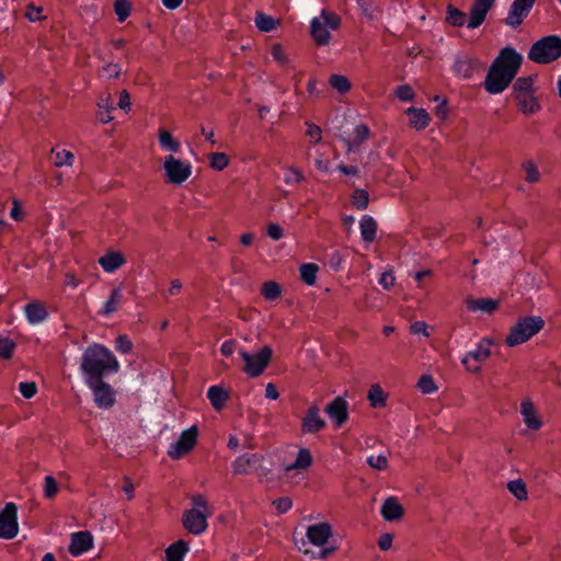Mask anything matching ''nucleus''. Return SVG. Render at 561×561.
<instances>
[{
  "label": "nucleus",
  "instance_id": "26",
  "mask_svg": "<svg viewBox=\"0 0 561 561\" xmlns=\"http://www.w3.org/2000/svg\"><path fill=\"white\" fill-rule=\"evenodd\" d=\"M405 114L409 116L410 126L417 131L424 130L432 121L430 114L424 108L411 106L405 111Z\"/></svg>",
  "mask_w": 561,
  "mask_h": 561
},
{
  "label": "nucleus",
  "instance_id": "60",
  "mask_svg": "<svg viewBox=\"0 0 561 561\" xmlns=\"http://www.w3.org/2000/svg\"><path fill=\"white\" fill-rule=\"evenodd\" d=\"M266 233L272 240L278 241L284 237V229L276 222H270L266 226Z\"/></svg>",
  "mask_w": 561,
  "mask_h": 561
},
{
  "label": "nucleus",
  "instance_id": "7",
  "mask_svg": "<svg viewBox=\"0 0 561 561\" xmlns=\"http://www.w3.org/2000/svg\"><path fill=\"white\" fill-rule=\"evenodd\" d=\"M161 169L164 182L174 186L183 185L193 174L191 161L178 158L174 154L163 157Z\"/></svg>",
  "mask_w": 561,
  "mask_h": 561
},
{
  "label": "nucleus",
  "instance_id": "40",
  "mask_svg": "<svg viewBox=\"0 0 561 561\" xmlns=\"http://www.w3.org/2000/svg\"><path fill=\"white\" fill-rule=\"evenodd\" d=\"M283 171L286 185H296L305 180L304 173L295 165H285Z\"/></svg>",
  "mask_w": 561,
  "mask_h": 561
},
{
  "label": "nucleus",
  "instance_id": "53",
  "mask_svg": "<svg viewBox=\"0 0 561 561\" xmlns=\"http://www.w3.org/2000/svg\"><path fill=\"white\" fill-rule=\"evenodd\" d=\"M114 10L119 22H124L130 14L131 4L129 0H116Z\"/></svg>",
  "mask_w": 561,
  "mask_h": 561
},
{
  "label": "nucleus",
  "instance_id": "50",
  "mask_svg": "<svg viewBox=\"0 0 561 561\" xmlns=\"http://www.w3.org/2000/svg\"><path fill=\"white\" fill-rule=\"evenodd\" d=\"M329 81L331 87L340 93H346L351 90V82L345 76L332 75Z\"/></svg>",
  "mask_w": 561,
  "mask_h": 561
},
{
  "label": "nucleus",
  "instance_id": "61",
  "mask_svg": "<svg viewBox=\"0 0 561 561\" xmlns=\"http://www.w3.org/2000/svg\"><path fill=\"white\" fill-rule=\"evenodd\" d=\"M379 285H381L386 290L391 289L396 284V277L391 271H387L381 273L379 279Z\"/></svg>",
  "mask_w": 561,
  "mask_h": 561
},
{
  "label": "nucleus",
  "instance_id": "51",
  "mask_svg": "<svg viewBox=\"0 0 561 561\" xmlns=\"http://www.w3.org/2000/svg\"><path fill=\"white\" fill-rule=\"evenodd\" d=\"M522 167L525 172V180L527 182L537 183L540 180V172L534 161H525Z\"/></svg>",
  "mask_w": 561,
  "mask_h": 561
},
{
  "label": "nucleus",
  "instance_id": "63",
  "mask_svg": "<svg viewBox=\"0 0 561 561\" xmlns=\"http://www.w3.org/2000/svg\"><path fill=\"white\" fill-rule=\"evenodd\" d=\"M42 12L43 9L41 7L28 4L26 8L25 16L28 19V21L36 22L43 19Z\"/></svg>",
  "mask_w": 561,
  "mask_h": 561
},
{
  "label": "nucleus",
  "instance_id": "47",
  "mask_svg": "<svg viewBox=\"0 0 561 561\" xmlns=\"http://www.w3.org/2000/svg\"><path fill=\"white\" fill-rule=\"evenodd\" d=\"M55 160L54 163L56 167H68L73 162V154L71 151L67 149H54L53 150Z\"/></svg>",
  "mask_w": 561,
  "mask_h": 561
},
{
  "label": "nucleus",
  "instance_id": "38",
  "mask_svg": "<svg viewBox=\"0 0 561 561\" xmlns=\"http://www.w3.org/2000/svg\"><path fill=\"white\" fill-rule=\"evenodd\" d=\"M446 22L453 26H467L468 19L465 12L449 4L446 9Z\"/></svg>",
  "mask_w": 561,
  "mask_h": 561
},
{
  "label": "nucleus",
  "instance_id": "25",
  "mask_svg": "<svg viewBox=\"0 0 561 561\" xmlns=\"http://www.w3.org/2000/svg\"><path fill=\"white\" fill-rule=\"evenodd\" d=\"M98 263L105 273H114L126 264V257L119 251H108L100 256Z\"/></svg>",
  "mask_w": 561,
  "mask_h": 561
},
{
  "label": "nucleus",
  "instance_id": "27",
  "mask_svg": "<svg viewBox=\"0 0 561 561\" xmlns=\"http://www.w3.org/2000/svg\"><path fill=\"white\" fill-rule=\"evenodd\" d=\"M262 457L257 454H244L237 457L231 467L234 474H245L250 469L261 461Z\"/></svg>",
  "mask_w": 561,
  "mask_h": 561
},
{
  "label": "nucleus",
  "instance_id": "59",
  "mask_svg": "<svg viewBox=\"0 0 561 561\" xmlns=\"http://www.w3.org/2000/svg\"><path fill=\"white\" fill-rule=\"evenodd\" d=\"M19 391L25 399H31L36 394L37 387L34 381L20 382Z\"/></svg>",
  "mask_w": 561,
  "mask_h": 561
},
{
  "label": "nucleus",
  "instance_id": "1",
  "mask_svg": "<svg viewBox=\"0 0 561 561\" xmlns=\"http://www.w3.org/2000/svg\"><path fill=\"white\" fill-rule=\"evenodd\" d=\"M294 542L300 553L318 560H327L340 549L333 525L327 520L308 525L305 536L295 538Z\"/></svg>",
  "mask_w": 561,
  "mask_h": 561
},
{
  "label": "nucleus",
  "instance_id": "34",
  "mask_svg": "<svg viewBox=\"0 0 561 561\" xmlns=\"http://www.w3.org/2000/svg\"><path fill=\"white\" fill-rule=\"evenodd\" d=\"M122 300H123L122 288H119V287L114 288L111 291V295L107 298V300L104 302L103 308L101 310V314L106 318L111 317L113 313H115L118 310V308L122 304Z\"/></svg>",
  "mask_w": 561,
  "mask_h": 561
},
{
  "label": "nucleus",
  "instance_id": "3",
  "mask_svg": "<svg viewBox=\"0 0 561 561\" xmlns=\"http://www.w3.org/2000/svg\"><path fill=\"white\" fill-rule=\"evenodd\" d=\"M119 364L113 353L103 345L89 346L82 356L81 370L85 380L101 379L105 374L116 373Z\"/></svg>",
  "mask_w": 561,
  "mask_h": 561
},
{
  "label": "nucleus",
  "instance_id": "5",
  "mask_svg": "<svg viewBox=\"0 0 561 561\" xmlns=\"http://www.w3.org/2000/svg\"><path fill=\"white\" fill-rule=\"evenodd\" d=\"M535 93L536 88L531 77H519L515 81L513 96L523 114L533 115L540 111L541 106Z\"/></svg>",
  "mask_w": 561,
  "mask_h": 561
},
{
  "label": "nucleus",
  "instance_id": "46",
  "mask_svg": "<svg viewBox=\"0 0 561 561\" xmlns=\"http://www.w3.org/2000/svg\"><path fill=\"white\" fill-rule=\"evenodd\" d=\"M60 491V486L56 479L53 476H46L44 478L43 484V495L45 499H54L58 492Z\"/></svg>",
  "mask_w": 561,
  "mask_h": 561
},
{
  "label": "nucleus",
  "instance_id": "54",
  "mask_svg": "<svg viewBox=\"0 0 561 561\" xmlns=\"http://www.w3.org/2000/svg\"><path fill=\"white\" fill-rule=\"evenodd\" d=\"M394 95L403 102H410L413 101L415 98V92L413 88L409 84H401L397 87L394 91Z\"/></svg>",
  "mask_w": 561,
  "mask_h": 561
},
{
  "label": "nucleus",
  "instance_id": "44",
  "mask_svg": "<svg viewBox=\"0 0 561 561\" xmlns=\"http://www.w3.org/2000/svg\"><path fill=\"white\" fill-rule=\"evenodd\" d=\"M262 295L266 300L274 301L282 295V287L276 282H265L262 285Z\"/></svg>",
  "mask_w": 561,
  "mask_h": 561
},
{
  "label": "nucleus",
  "instance_id": "15",
  "mask_svg": "<svg viewBox=\"0 0 561 561\" xmlns=\"http://www.w3.org/2000/svg\"><path fill=\"white\" fill-rule=\"evenodd\" d=\"M85 385L91 389L94 402L100 409H110L115 404V390L110 383L101 379L85 380Z\"/></svg>",
  "mask_w": 561,
  "mask_h": 561
},
{
  "label": "nucleus",
  "instance_id": "41",
  "mask_svg": "<svg viewBox=\"0 0 561 561\" xmlns=\"http://www.w3.org/2000/svg\"><path fill=\"white\" fill-rule=\"evenodd\" d=\"M273 59L282 67H289L290 58L282 44L275 43L271 47Z\"/></svg>",
  "mask_w": 561,
  "mask_h": 561
},
{
  "label": "nucleus",
  "instance_id": "2",
  "mask_svg": "<svg viewBox=\"0 0 561 561\" xmlns=\"http://www.w3.org/2000/svg\"><path fill=\"white\" fill-rule=\"evenodd\" d=\"M523 56L513 47L506 46L491 64L483 87L490 94L505 91L519 71Z\"/></svg>",
  "mask_w": 561,
  "mask_h": 561
},
{
  "label": "nucleus",
  "instance_id": "33",
  "mask_svg": "<svg viewBox=\"0 0 561 561\" xmlns=\"http://www.w3.org/2000/svg\"><path fill=\"white\" fill-rule=\"evenodd\" d=\"M370 135L369 128L367 125L360 124L355 126L352 135L346 141L347 150L354 151L356 150L365 140L368 139Z\"/></svg>",
  "mask_w": 561,
  "mask_h": 561
},
{
  "label": "nucleus",
  "instance_id": "48",
  "mask_svg": "<svg viewBox=\"0 0 561 561\" xmlns=\"http://www.w3.org/2000/svg\"><path fill=\"white\" fill-rule=\"evenodd\" d=\"M122 73V67L117 62H108L100 70V77L106 80L117 79Z\"/></svg>",
  "mask_w": 561,
  "mask_h": 561
},
{
  "label": "nucleus",
  "instance_id": "29",
  "mask_svg": "<svg viewBox=\"0 0 561 561\" xmlns=\"http://www.w3.org/2000/svg\"><path fill=\"white\" fill-rule=\"evenodd\" d=\"M24 313L31 324H38L48 316L45 305L39 301H33L25 305Z\"/></svg>",
  "mask_w": 561,
  "mask_h": 561
},
{
  "label": "nucleus",
  "instance_id": "4",
  "mask_svg": "<svg viewBox=\"0 0 561 561\" xmlns=\"http://www.w3.org/2000/svg\"><path fill=\"white\" fill-rule=\"evenodd\" d=\"M545 320L540 316L519 317L510 328L505 337V344L510 347L519 346L545 328Z\"/></svg>",
  "mask_w": 561,
  "mask_h": 561
},
{
  "label": "nucleus",
  "instance_id": "6",
  "mask_svg": "<svg viewBox=\"0 0 561 561\" xmlns=\"http://www.w3.org/2000/svg\"><path fill=\"white\" fill-rule=\"evenodd\" d=\"M211 508L203 495L193 497V507L183 514V525L193 535L203 534L208 527Z\"/></svg>",
  "mask_w": 561,
  "mask_h": 561
},
{
  "label": "nucleus",
  "instance_id": "64",
  "mask_svg": "<svg viewBox=\"0 0 561 561\" xmlns=\"http://www.w3.org/2000/svg\"><path fill=\"white\" fill-rule=\"evenodd\" d=\"M410 332L412 334H422L426 337L431 335L428 327L424 321H416L413 324H411Z\"/></svg>",
  "mask_w": 561,
  "mask_h": 561
},
{
  "label": "nucleus",
  "instance_id": "21",
  "mask_svg": "<svg viewBox=\"0 0 561 561\" xmlns=\"http://www.w3.org/2000/svg\"><path fill=\"white\" fill-rule=\"evenodd\" d=\"M325 412L335 426L341 427L348 420V402L342 397H336L327 405Z\"/></svg>",
  "mask_w": 561,
  "mask_h": 561
},
{
  "label": "nucleus",
  "instance_id": "39",
  "mask_svg": "<svg viewBox=\"0 0 561 561\" xmlns=\"http://www.w3.org/2000/svg\"><path fill=\"white\" fill-rule=\"evenodd\" d=\"M319 267L314 263H305L300 266V277L305 284L308 286H312L316 284L317 280V274H318Z\"/></svg>",
  "mask_w": 561,
  "mask_h": 561
},
{
  "label": "nucleus",
  "instance_id": "20",
  "mask_svg": "<svg viewBox=\"0 0 561 561\" xmlns=\"http://www.w3.org/2000/svg\"><path fill=\"white\" fill-rule=\"evenodd\" d=\"M482 65L479 59L473 57L457 58L453 65V73L460 79H471Z\"/></svg>",
  "mask_w": 561,
  "mask_h": 561
},
{
  "label": "nucleus",
  "instance_id": "22",
  "mask_svg": "<svg viewBox=\"0 0 561 561\" xmlns=\"http://www.w3.org/2000/svg\"><path fill=\"white\" fill-rule=\"evenodd\" d=\"M325 427V421L320 414L317 405L308 408L306 415L301 421V431L305 434H314Z\"/></svg>",
  "mask_w": 561,
  "mask_h": 561
},
{
  "label": "nucleus",
  "instance_id": "8",
  "mask_svg": "<svg viewBox=\"0 0 561 561\" xmlns=\"http://www.w3.org/2000/svg\"><path fill=\"white\" fill-rule=\"evenodd\" d=\"M560 57L561 37L557 35H548L538 39L528 51V59L536 64H550Z\"/></svg>",
  "mask_w": 561,
  "mask_h": 561
},
{
  "label": "nucleus",
  "instance_id": "10",
  "mask_svg": "<svg viewBox=\"0 0 561 561\" xmlns=\"http://www.w3.org/2000/svg\"><path fill=\"white\" fill-rule=\"evenodd\" d=\"M518 412L524 425L522 431L524 436L536 434L545 427V415L530 397L522 398Z\"/></svg>",
  "mask_w": 561,
  "mask_h": 561
},
{
  "label": "nucleus",
  "instance_id": "36",
  "mask_svg": "<svg viewBox=\"0 0 561 561\" xmlns=\"http://www.w3.org/2000/svg\"><path fill=\"white\" fill-rule=\"evenodd\" d=\"M367 399L371 408L380 409L386 407L388 393L381 388L379 383H374L368 390Z\"/></svg>",
  "mask_w": 561,
  "mask_h": 561
},
{
  "label": "nucleus",
  "instance_id": "58",
  "mask_svg": "<svg viewBox=\"0 0 561 561\" xmlns=\"http://www.w3.org/2000/svg\"><path fill=\"white\" fill-rule=\"evenodd\" d=\"M273 506L278 514H285L293 507V501L288 496L278 497L273 501Z\"/></svg>",
  "mask_w": 561,
  "mask_h": 561
},
{
  "label": "nucleus",
  "instance_id": "57",
  "mask_svg": "<svg viewBox=\"0 0 561 561\" xmlns=\"http://www.w3.org/2000/svg\"><path fill=\"white\" fill-rule=\"evenodd\" d=\"M115 348L122 354H128L133 348V343L127 335L122 334L116 339Z\"/></svg>",
  "mask_w": 561,
  "mask_h": 561
},
{
  "label": "nucleus",
  "instance_id": "49",
  "mask_svg": "<svg viewBox=\"0 0 561 561\" xmlns=\"http://www.w3.org/2000/svg\"><path fill=\"white\" fill-rule=\"evenodd\" d=\"M209 165L214 170L222 171L229 165V158L224 152H213L209 154Z\"/></svg>",
  "mask_w": 561,
  "mask_h": 561
},
{
  "label": "nucleus",
  "instance_id": "12",
  "mask_svg": "<svg viewBox=\"0 0 561 561\" xmlns=\"http://www.w3.org/2000/svg\"><path fill=\"white\" fill-rule=\"evenodd\" d=\"M493 341L489 337L481 339L476 347L466 353L461 359L462 365L470 373H479L482 364L491 356Z\"/></svg>",
  "mask_w": 561,
  "mask_h": 561
},
{
  "label": "nucleus",
  "instance_id": "23",
  "mask_svg": "<svg viewBox=\"0 0 561 561\" xmlns=\"http://www.w3.org/2000/svg\"><path fill=\"white\" fill-rule=\"evenodd\" d=\"M380 515L386 522H398L404 515V508L396 496H388L380 506Z\"/></svg>",
  "mask_w": 561,
  "mask_h": 561
},
{
  "label": "nucleus",
  "instance_id": "14",
  "mask_svg": "<svg viewBox=\"0 0 561 561\" xmlns=\"http://www.w3.org/2000/svg\"><path fill=\"white\" fill-rule=\"evenodd\" d=\"M198 437L197 425H192L187 430L183 431L179 439L173 443L168 449V455L171 459H181L187 455L196 445Z\"/></svg>",
  "mask_w": 561,
  "mask_h": 561
},
{
  "label": "nucleus",
  "instance_id": "42",
  "mask_svg": "<svg viewBox=\"0 0 561 561\" xmlns=\"http://www.w3.org/2000/svg\"><path fill=\"white\" fill-rule=\"evenodd\" d=\"M507 490L518 500L525 501L528 492L525 482L522 479L512 480L507 483Z\"/></svg>",
  "mask_w": 561,
  "mask_h": 561
},
{
  "label": "nucleus",
  "instance_id": "43",
  "mask_svg": "<svg viewBox=\"0 0 561 561\" xmlns=\"http://www.w3.org/2000/svg\"><path fill=\"white\" fill-rule=\"evenodd\" d=\"M306 135L310 138V145L307 149V154L311 156L312 148H314L316 145H318L322 139V130L319 126L307 123Z\"/></svg>",
  "mask_w": 561,
  "mask_h": 561
},
{
  "label": "nucleus",
  "instance_id": "9",
  "mask_svg": "<svg viewBox=\"0 0 561 561\" xmlns=\"http://www.w3.org/2000/svg\"><path fill=\"white\" fill-rule=\"evenodd\" d=\"M341 25L340 16L328 10H322L318 16L310 22V34L316 44L328 45L331 41V31H335Z\"/></svg>",
  "mask_w": 561,
  "mask_h": 561
},
{
  "label": "nucleus",
  "instance_id": "19",
  "mask_svg": "<svg viewBox=\"0 0 561 561\" xmlns=\"http://www.w3.org/2000/svg\"><path fill=\"white\" fill-rule=\"evenodd\" d=\"M94 546V539L90 531H77L70 536L69 553L73 557L82 556L90 551Z\"/></svg>",
  "mask_w": 561,
  "mask_h": 561
},
{
  "label": "nucleus",
  "instance_id": "11",
  "mask_svg": "<svg viewBox=\"0 0 561 561\" xmlns=\"http://www.w3.org/2000/svg\"><path fill=\"white\" fill-rule=\"evenodd\" d=\"M238 353L243 360L242 370L250 378L261 376L270 365L273 357V350L268 345L263 346L254 354L249 353L243 348H240Z\"/></svg>",
  "mask_w": 561,
  "mask_h": 561
},
{
  "label": "nucleus",
  "instance_id": "18",
  "mask_svg": "<svg viewBox=\"0 0 561 561\" xmlns=\"http://www.w3.org/2000/svg\"><path fill=\"white\" fill-rule=\"evenodd\" d=\"M496 0H474L469 13L467 27L474 30L483 24Z\"/></svg>",
  "mask_w": 561,
  "mask_h": 561
},
{
  "label": "nucleus",
  "instance_id": "52",
  "mask_svg": "<svg viewBox=\"0 0 561 561\" xmlns=\"http://www.w3.org/2000/svg\"><path fill=\"white\" fill-rule=\"evenodd\" d=\"M352 203L359 210L366 209L369 203L368 192L360 188L355 190L352 195Z\"/></svg>",
  "mask_w": 561,
  "mask_h": 561
},
{
  "label": "nucleus",
  "instance_id": "17",
  "mask_svg": "<svg viewBox=\"0 0 561 561\" xmlns=\"http://www.w3.org/2000/svg\"><path fill=\"white\" fill-rule=\"evenodd\" d=\"M536 1L537 0H513L504 20L505 24L512 28L522 25L533 10Z\"/></svg>",
  "mask_w": 561,
  "mask_h": 561
},
{
  "label": "nucleus",
  "instance_id": "31",
  "mask_svg": "<svg viewBox=\"0 0 561 561\" xmlns=\"http://www.w3.org/2000/svg\"><path fill=\"white\" fill-rule=\"evenodd\" d=\"M207 398L216 411H221L229 399V392L221 386H210L207 390Z\"/></svg>",
  "mask_w": 561,
  "mask_h": 561
},
{
  "label": "nucleus",
  "instance_id": "45",
  "mask_svg": "<svg viewBox=\"0 0 561 561\" xmlns=\"http://www.w3.org/2000/svg\"><path fill=\"white\" fill-rule=\"evenodd\" d=\"M416 387L423 394H432L438 390V387L431 375H422L417 380Z\"/></svg>",
  "mask_w": 561,
  "mask_h": 561
},
{
  "label": "nucleus",
  "instance_id": "13",
  "mask_svg": "<svg viewBox=\"0 0 561 561\" xmlns=\"http://www.w3.org/2000/svg\"><path fill=\"white\" fill-rule=\"evenodd\" d=\"M313 457L309 449L299 448L293 461L283 463V476L286 479L301 480L305 478L307 470L311 467Z\"/></svg>",
  "mask_w": 561,
  "mask_h": 561
},
{
  "label": "nucleus",
  "instance_id": "16",
  "mask_svg": "<svg viewBox=\"0 0 561 561\" xmlns=\"http://www.w3.org/2000/svg\"><path fill=\"white\" fill-rule=\"evenodd\" d=\"M19 533L18 507L14 503H7L0 512V538L10 540Z\"/></svg>",
  "mask_w": 561,
  "mask_h": 561
},
{
  "label": "nucleus",
  "instance_id": "30",
  "mask_svg": "<svg viewBox=\"0 0 561 561\" xmlns=\"http://www.w3.org/2000/svg\"><path fill=\"white\" fill-rule=\"evenodd\" d=\"M158 141H159L160 148L163 151L169 152V154L178 153L181 150L180 140L176 139L171 134V131H169L167 129L161 128L158 130Z\"/></svg>",
  "mask_w": 561,
  "mask_h": 561
},
{
  "label": "nucleus",
  "instance_id": "28",
  "mask_svg": "<svg viewBox=\"0 0 561 561\" xmlns=\"http://www.w3.org/2000/svg\"><path fill=\"white\" fill-rule=\"evenodd\" d=\"M98 107V118L101 123L107 124L114 119L112 113L115 110V106L114 100L110 93H104L99 98Z\"/></svg>",
  "mask_w": 561,
  "mask_h": 561
},
{
  "label": "nucleus",
  "instance_id": "62",
  "mask_svg": "<svg viewBox=\"0 0 561 561\" xmlns=\"http://www.w3.org/2000/svg\"><path fill=\"white\" fill-rule=\"evenodd\" d=\"M117 105L125 113H129L131 111L130 94L128 93L127 90H122L119 92V99H118V104Z\"/></svg>",
  "mask_w": 561,
  "mask_h": 561
},
{
  "label": "nucleus",
  "instance_id": "56",
  "mask_svg": "<svg viewBox=\"0 0 561 561\" xmlns=\"http://www.w3.org/2000/svg\"><path fill=\"white\" fill-rule=\"evenodd\" d=\"M369 467L376 470H386L388 468V459L385 455H370L366 459Z\"/></svg>",
  "mask_w": 561,
  "mask_h": 561
},
{
  "label": "nucleus",
  "instance_id": "35",
  "mask_svg": "<svg viewBox=\"0 0 561 561\" xmlns=\"http://www.w3.org/2000/svg\"><path fill=\"white\" fill-rule=\"evenodd\" d=\"M188 543L182 539L173 542L165 549L167 561H183L188 552Z\"/></svg>",
  "mask_w": 561,
  "mask_h": 561
},
{
  "label": "nucleus",
  "instance_id": "37",
  "mask_svg": "<svg viewBox=\"0 0 561 561\" xmlns=\"http://www.w3.org/2000/svg\"><path fill=\"white\" fill-rule=\"evenodd\" d=\"M254 24L261 32H272L276 30L280 22L266 13L257 12L254 18Z\"/></svg>",
  "mask_w": 561,
  "mask_h": 561
},
{
  "label": "nucleus",
  "instance_id": "55",
  "mask_svg": "<svg viewBox=\"0 0 561 561\" xmlns=\"http://www.w3.org/2000/svg\"><path fill=\"white\" fill-rule=\"evenodd\" d=\"M15 350V343L9 337L0 336V357L9 359Z\"/></svg>",
  "mask_w": 561,
  "mask_h": 561
},
{
  "label": "nucleus",
  "instance_id": "32",
  "mask_svg": "<svg viewBox=\"0 0 561 561\" xmlns=\"http://www.w3.org/2000/svg\"><path fill=\"white\" fill-rule=\"evenodd\" d=\"M360 236L364 242L371 243L377 234V221L369 215L362 217L359 221Z\"/></svg>",
  "mask_w": 561,
  "mask_h": 561
},
{
  "label": "nucleus",
  "instance_id": "24",
  "mask_svg": "<svg viewBox=\"0 0 561 561\" xmlns=\"http://www.w3.org/2000/svg\"><path fill=\"white\" fill-rule=\"evenodd\" d=\"M465 305L469 311L480 312V313H484V314H491L500 306L499 300H496V299L472 298V297L466 298Z\"/></svg>",
  "mask_w": 561,
  "mask_h": 561
}]
</instances>
